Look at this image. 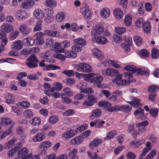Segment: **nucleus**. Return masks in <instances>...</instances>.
I'll return each instance as SVG.
<instances>
[{
    "instance_id": "c756f323",
    "label": "nucleus",
    "mask_w": 159,
    "mask_h": 159,
    "mask_svg": "<svg viewBox=\"0 0 159 159\" xmlns=\"http://www.w3.org/2000/svg\"><path fill=\"white\" fill-rule=\"evenodd\" d=\"M34 4L33 0H26L22 3V5L25 8H29L33 6Z\"/></svg>"
},
{
    "instance_id": "f704fd0d",
    "label": "nucleus",
    "mask_w": 159,
    "mask_h": 159,
    "mask_svg": "<svg viewBox=\"0 0 159 159\" xmlns=\"http://www.w3.org/2000/svg\"><path fill=\"white\" fill-rule=\"evenodd\" d=\"M132 109L131 107L129 105H123L120 107V110L125 113H128L131 111Z\"/></svg>"
},
{
    "instance_id": "9d476101",
    "label": "nucleus",
    "mask_w": 159,
    "mask_h": 159,
    "mask_svg": "<svg viewBox=\"0 0 159 159\" xmlns=\"http://www.w3.org/2000/svg\"><path fill=\"white\" fill-rule=\"evenodd\" d=\"M77 134L75 130H71L64 132L62 134V138L66 139H69L75 136Z\"/></svg>"
},
{
    "instance_id": "e433bc0d",
    "label": "nucleus",
    "mask_w": 159,
    "mask_h": 159,
    "mask_svg": "<svg viewBox=\"0 0 159 159\" xmlns=\"http://www.w3.org/2000/svg\"><path fill=\"white\" fill-rule=\"evenodd\" d=\"M24 42L25 45L27 46H32L35 43V39H33L31 38H28L24 40Z\"/></svg>"
},
{
    "instance_id": "393cba45",
    "label": "nucleus",
    "mask_w": 159,
    "mask_h": 159,
    "mask_svg": "<svg viewBox=\"0 0 159 159\" xmlns=\"http://www.w3.org/2000/svg\"><path fill=\"white\" fill-rule=\"evenodd\" d=\"M1 125H7L11 124L12 122L11 119L7 117L2 118L0 119Z\"/></svg>"
},
{
    "instance_id": "13d9d810",
    "label": "nucleus",
    "mask_w": 159,
    "mask_h": 159,
    "mask_svg": "<svg viewBox=\"0 0 159 159\" xmlns=\"http://www.w3.org/2000/svg\"><path fill=\"white\" fill-rule=\"evenodd\" d=\"M64 82L67 85H72L75 84V81L74 79L72 78H69L64 80Z\"/></svg>"
},
{
    "instance_id": "0e129e2a",
    "label": "nucleus",
    "mask_w": 159,
    "mask_h": 159,
    "mask_svg": "<svg viewBox=\"0 0 159 159\" xmlns=\"http://www.w3.org/2000/svg\"><path fill=\"white\" fill-rule=\"evenodd\" d=\"M45 2L46 5L50 7H54L56 5V2L52 0H47Z\"/></svg>"
},
{
    "instance_id": "774afa93",
    "label": "nucleus",
    "mask_w": 159,
    "mask_h": 159,
    "mask_svg": "<svg viewBox=\"0 0 159 159\" xmlns=\"http://www.w3.org/2000/svg\"><path fill=\"white\" fill-rule=\"evenodd\" d=\"M120 110V107L118 105H115L111 107L108 108L107 109V111L111 112L118 111Z\"/></svg>"
},
{
    "instance_id": "864d4df0",
    "label": "nucleus",
    "mask_w": 159,
    "mask_h": 159,
    "mask_svg": "<svg viewBox=\"0 0 159 159\" xmlns=\"http://www.w3.org/2000/svg\"><path fill=\"white\" fill-rule=\"evenodd\" d=\"M159 110L157 108H152L150 111L151 116L153 118H155L158 113Z\"/></svg>"
},
{
    "instance_id": "338daca9",
    "label": "nucleus",
    "mask_w": 159,
    "mask_h": 159,
    "mask_svg": "<svg viewBox=\"0 0 159 159\" xmlns=\"http://www.w3.org/2000/svg\"><path fill=\"white\" fill-rule=\"evenodd\" d=\"M126 157L127 159H135L136 155L132 152H128L126 154Z\"/></svg>"
},
{
    "instance_id": "603ef678",
    "label": "nucleus",
    "mask_w": 159,
    "mask_h": 159,
    "mask_svg": "<svg viewBox=\"0 0 159 159\" xmlns=\"http://www.w3.org/2000/svg\"><path fill=\"white\" fill-rule=\"evenodd\" d=\"M144 22V21L143 19L141 18L138 19L135 22L136 27L138 28L143 27Z\"/></svg>"
},
{
    "instance_id": "b1692460",
    "label": "nucleus",
    "mask_w": 159,
    "mask_h": 159,
    "mask_svg": "<svg viewBox=\"0 0 159 159\" xmlns=\"http://www.w3.org/2000/svg\"><path fill=\"white\" fill-rule=\"evenodd\" d=\"M23 43L21 40H19L15 42L12 45V48L13 49L20 50L23 47Z\"/></svg>"
},
{
    "instance_id": "aec40b11",
    "label": "nucleus",
    "mask_w": 159,
    "mask_h": 159,
    "mask_svg": "<svg viewBox=\"0 0 159 159\" xmlns=\"http://www.w3.org/2000/svg\"><path fill=\"white\" fill-rule=\"evenodd\" d=\"M102 140L99 139H95L91 141L89 144V147L91 148H93L94 147H98L102 143Z\"/></svg>"
},
{
    "instance_id": "37998d69",
    "label": "nucleus",
    "mask_w": 159,
    "mask_h": 159,
    "mask_svg": "<svg viewBox=\"0 0 159 159\" xmlns=\"http://www.w3.org/2000/svg\"><path fill=\"white\" fill-rule=\"evenodd\" d=\"M92 71V68L89 64L84 63L83 72L89 73L91 72Z\"/></svg>"
},
{
    "instance_id": "a19ab883",
    "label": "nucleus",
    "mask_w": 159,
    "mask_h": 159,
    "mask_svg": "<svg viewBox=\"0 0 159 159\" xmlns=\"http://www.w3.org/2000/svg\"><path fill=\"white\" fill-rule=\"evenodd\" d=\"M26 13L25 11H18L16 15V18L19 20H21L25 18Z\"/></svg>"
},
{
    "instance_id": "e2e57ef3",
    "label": "nucleus",
    "mask_w": 159,
    "mask_h": 159,
    "mask_svg": "<svg viewBox=\"0 0 159 159\" xmlns=\"http://www.w3.org/2000/svg\"><path fill=\"white\" fill-rule=\"evenodd\" d=\"M42 21L40 20H39L36 23V25L34 29V31H40L42 29Z\"/></svg>"
},
{
    "instance_id": "dca6fc26",
    "label": "nucleus",
    "mask_w": 159,
    "mask_h": 159,
    "mask_svg": "<svg viewBox=\"0 0 159 159\" xmlns=\"http://www.w3.org/2000/svg\"><path fill=\"white\" fill-rule=\"evenodd\" d=\"M34 16L37 19H40L44 16V11L39 9H37L34 11L33 13Z\"/></svg>"
},
{
    "instance_id": "7c9ffc66",
    "label": "nucleus",
    "mask_w": 159,
    "mask_h": 159,
    "mask_svg": "<svg viewBox=\"0 0 159 159\" xmlns=\"http://www.w3.org/2000/svg\"><path fill=\"white\" fill-rule=\"evenodd\" d=\"M14 96L11 93H9L6 97L5 102L8 104H13L15 102Z\"/></svg>"
},
{
    "instance_id": "ddd939ff",
    "label": "nucleus",
    "mask_w": 159,
    "mask_h": 159,
    "mask_svg": "<svg viewBox=\"0 0 159 159\" xmlns=\"http://www.w3.org/2000/svg\"><path fill=\"white\" fill-rule=\"evenodd\" d=\"M102 73L105 76H109L111 77L116 75L118 71L117 70L111 69L108 68L102 71Z\"/></svg>"
},
{
    "instance_id": "4c0bfd02",
    "label": "nucleus",
    "mask_w": 159,
    "mask_h": 159,
    "mask_svg": "<svg viewBox=\"0 0 159 159\" xmlns=\"http://www.w3.org/2000/svg\"><path fill=\"white\" fill-rule=\"evenodd\" d=\"M61 68L60 67L54 65H48L45 66L43 68L44 70H55L57 69H59Z\"/></svg>"
},
{
    "instance_id": "1a4fd4ad",
    "label": "nucleus",
    "mask_w": 159,
    "mask_h": 159,
    "mask_svg": "<svg viewBox=\"0 0 159 159\" xmlns=\"http://www.w3.org/2000/svg\"><path fill=\"white\" fill-rule=\"evenodd\" d=\"M46 137L45 134L43 132H39L36 134L32 138L34 142H39L43 140Z\"/></svg>"
},
{
    "instance_id": "412c9836",
    "label": "nucleus",
    "mask_w": 159,
    "mask_h": 159,
    "mask_svg": "<svg viewBox=\"0 0 159 159\" xmlns=\"http://www.w3.org/2000/svg\"><path fill=\"white\" fill-rule=\"evenodd\" d=\"M83 139L81 136H76L72 139L70 142V143L72 145H79L83 141Z\"/></svg>"
},
{
    "instance_id": "5701e85b",
    "label": "nucleus",
    "mask_w": 159,
    "mask_h": 159,
    "mask_svg": "<svg viewBox=\"0 0 159 159\" xmlns=\"http://www.w3.org/2000/svg\"><path fill=\"white\" fill-rule=\"evenodd\" d=\"M110 14V10L107 8H105L101 9L100 11V15L104 18L108 17Z\"/></svg>"
},
{
    "instance_id": "69168bd1",
    "label": "nucleus",
    "mask_w": 159,
    "mask_h": 159,
    "mask_svg": "<svg viewBox=\"0 0 159 159\" xmlns=\"http://www.w3.org/2000/svg\"><path fill=\"white\" fill-rule=\"evenodd\" d=\"M18 146L13 148L11 150L9 151L8 153V156L10 157H13L14 154L18 151Z\"/></svg>"
},
{
    "instance_id": "f8f14e48",
    "label": "nucleus",
    "mask_w": 159,
    "mask_h": 159,
    "mask_svg": "<svg viewBox=\"0 0 159 159\" xmlns=\"http://www.w3.org/2000/svg\"><path fill=\"white\" fill-rule=\"evenodd\" d=\"M81 12L85 18L88 20L90 19L91 12L89 10L88 6H85L84 7L82 8L81 9Z\"/></svg>"
},
{
    "instance_id": "49530a36",
    "label": "nucleus",
    "mask_w": 159,
    "mask_h": 159,
    "mask_svg": "<svg viewBox=\"0 0 159 159\" xmlns=\"http://www.w3.org/2000/svg\"><path fill=\"white\" fill-rule=\"evenodd\" d=\"M107 62L108 65L110 66H113L116 68H119L120 67V65L116 61L111 60H108Z\"/></svg>"
},
{
    "instance_id": "c03bdc74",
    "label": "nucleus",
    "mask_w": 159,
    "mask_h": 159,
    "mask_svg": "<svg viewBox=\"0 0 159 159\" xmlns=\"http://www.w3.org/2000/svg\"><path fill=\"white\" fill-rule=\"evenodd\" d=\"M65 16V14L64 12H61L56 15V19L57 21L61 22L64 20Z\"/></svg>"
},
{
    "instance_id": "9b49d317",
    "label": "nucleus",
    "mask_w": 159,
    "mask_h": 159,
    "mask_svg": "<svg viewBox=\"0 0 159 159\" xmlns=\"http://www.w3.org/2000/svg\"><path fill=\"white\" fill-rule=\"evenodd\" d=\"M36 38L35 39V43L39 45H41L44 42L43 39V33L42 32H39L35 34Z\"/></svg>"
},
{
    "instance_id": "58836bf2",
    "label": "nucleus",
    "mask_w": 159,
    "mask_h": 159,
    "mask_svg": "<svg viewBox=\"0 0 159 159\" xmlns=\"http://www.w3.org/2000/svg\"><path fill=\"white\" fill-rule=\"evenodd\" d=\"M19 32L17 30H15L11 32L9 35L8 38L11 40H13L19 35Z\"/></svg>"
},
{
    "instance_id": "c85d7f7f",
    "label": "nucleus",
    "mask_w": 159,
    "mask_h": 159,
    "mask_svg": "<svg viewBox=\"0 0 159 159\" xmlns=\"http://www.w3.org/2000/svg\"><path fill=\"white\" fill-rule=\"evenodd\" d=\"M54 50L57 52L64 53L61 43L59 42L56 43L54 45Z\"/></svg>"
},
{
    "instance_id": "2eb2a0df",
    "label": "nucleus",
    "mask_w": 159,
    "mask_h": 159,
    "mask_svg": "<svg viewBox=\"0 0 159 159\" xmlns=\"http://www.w3.org/2000/svg\"><path fill=\"white\" fill-rule=\"evenodd\" d=\"M44 32L45 34L52 37H57L60 35L59 32L56 31L47 30H45Z\"/></svg>"
},
{
    "instance_id": "20e7f679",
    "label": "nucleus",
    "mask_w": 159,
    "mask_h": 159,
    "mask_svg": "<svg viewBox=\"0 0 159 159\" xmlns=\"http://www.w3.org/2000/svg\"><path fill=\"white\" fill-rule=\"evenodd\" d=\"M124 41L127 43L128 45L125 43H122L121 45V47L124 49V52L126 53L130 52V46L132 44V38L129 36H125L124 38Z\"/></svg>"
},
{
    "instance_id": "473e14b6",
    "label": "nucleus",
    "mask_w": 159,
    "mask_h": 159,
    "mask_svg": "<svg viewBox=\"0 0 159 159\" xmlns=\"http://www.w3.org/2000/svg\"><path fill=\"white\" fill-rule=\"evenodd\" d=\"M152 57L154 59H157L159 57V50L156 48H152L151 51Z\"/></svg>"
},
{
    "instance_id": "4d7b16f0",
    "label": "nucleus",
    "mask_w": 159,
    "mask_h": 159,
    "mask_svg": "<svg viewBox=\"0 0 159 159\" xmlns=\"http://www.w3.org/2000/svg\"><path fill=\"white\" fill-rule=\"evenodd\" d=\"M124 22L127 26H130L132 22V18L129 15H126L124 19Z\"/></svg>"
},
{
    "instance_id": "4be33fe9",
    "label": "nucleus",
    "mask_w": 159,
    "mask_h": 159,
    "mask_svg": "<svg viewBox=\"0 0 159 159\" xmlns=\"http://www.w3.org/2000/svg\"><path fill=\"white\" fill-rule=\"evenodd\" d=\"M1 29L3 31L9 33L11 30H13V27L12 25L5 23L1 26Z\"/></svg>"
},
{
    "instance_id": "de8ad7c7",
    "label": "nucleus",
    "mask_w": 159,
    "mask_h": 159,
    "mask_svg": "<svg viewBox=\"0 0 159 159\" xmlns=\"http://www.w3.org/2000/svg\"><path fill=\"white\" fill-rule=\"evenodd\" d=\"M61 98L62 99V101L65 103L70 104L71 102V100L66 97L65 93H62L61 94Z\"/></svg>"
},
{
    "instance_id": "7ed1b4c3",
    "label": "nucleus",
    "mask_w": 159,
    "mask_h": 159,
    "mask_svg": "<svg viewBox=\"0 0 159 159\" xmlns=\"http://www.w3.org/2000/svg\"><path fill=\"white\" fill-rule=\"evenodd\" d=\"M73 42L75 45L72 47V49L78 52H80L82 50L83 46L86 45L87 44L86 40L81 38L74 39Z\"/></svg>"
},
{
    "instance_id": "39448f33",
    "label": "nucleus",
    "mask_w": 159,
    "mask_h": 159,
    "mask_svg": "<svg viewBox=\"0 0 159 159\" xmlns=\"http://www.w3.org/2000/svg\"><path fill=\"white\" fill-rule=\"evenodd\" d=\"M28 149L27 148H23L20 150L18 152V156L19 157H22L21 159H29L30 158Z\"/></svg>"
},
{
    "instance_id": "423d86ee",
    "label": "nucleus",
    "mask_w": 159,
    "mask_h": 159,
    "mask_svg": "<svg viewBox=\"0 0 159 159\" xmlns=\"http://www.w3.org/2000/svg\"><path fill=\"white\" fill-rule=\"evenodd\" d=\"M104 31L103 27L100 25H97L95 29L92 30L91 31V34L92 35L95 36L102 34Z\"/></svg>"
},
{
    "instance_id": "052dcab7",
    "label": "nucleus",
    "mask_w": 159,
    "mask_h": 159,
    "mask_svg": "<svg viewBox=\"0 0 159 159\" xmlns=\"http://www.w3.org/2000/svg\"><path fill=\"white\" fill-rule=\"evenodd\" d=\"M18 103L21 107L25 108L29 107L30 105V103L27 101H23L18 102Z\"/></svg>"
},
{
    "instance_id": "8fccbe9b",
    "label": "nucleus",
    "mask_w": 159,
    "mask_h": 159,
    "mask_svg": "<svg viewBox=\"0 0 159 159\" xmlns=\"http://www.w3.org/2000/svg\"><path fill=\"white\" fill-rule=\"evenodd\" d=\"M117 134V131L116 130L111 131L105 137V140L110 139H112Z\"/></svg>"
},
{
    "instance_id": "6e6d98bb",
    "label": "nucleus",
    "mask_w": 159,
    "mask_h": 159,
    "mask_svg": "<svg viewBox=\"0 0 159 159\" xmlns=\"http://www.w3.org/2000/svg\"><path fill=\"white\" fill-rule=\"evenodd\" d=\"M66 56L68 58H74L77 56L76 53L73 51H69L66 53Z\"/></svg>"
},
{
    "instance_id": "2f4dec72",
    "label": "nucleus",
    "mask_w": 159,
    "mask_h": 159,
    "mask_svg": "<svg viewBox=\"0 0 159 159\" xmlns=\"http://www.w3.org/2000/svg\"><path fill=\"white\" fill-rule=\"evenodd\" d=\"M23 115L24 117L29 119L31 118L34 116L33 112L29 109H28L24 111Z\"/></svg>"
},
{
    "instance_id": "bb28decb",
    "label": "nucleus",
    "mask_w": 159,
    "mask_h": 159,
    "mask_svg": "<svg viewBox=\"0 0 159 159\" xmlns=\"http://www.w3.org/2000/svg\"><path fill=\"white\" fill-rule=\"evenodd\" d=\"M30 122L31 125L39 126L41 124V119L38 117H34L32 119Z\"/></svg>"
},
{
    "instance_id": "09e8293b",
    "label": "nucleus",
    "mask_w": 159,
    "mask_h": 159,
    "mask_svg": "<svg viewBox=\"0 0 159 159\" xmlns=\"http://www.w3.org/2000/svg\"><path fill=\"white\" fill-rule=\"evenodd\" d=\"M58 120L57 116L55 115H52L50 116L49 119L48 121L50 123L53 124L57 123Z\"/></svg>"
},
{
    "instance_id": "5fc2aeb1",
    "label": "nucleus",
    "mask_w": 159,
    "mask_h": 159,
    "mask_svg": "<svg viewBox=\"0 0 159 159\" xmlns=\"http://www.w3.org/2000/svg\"><path fill=\"white\" fill-rule=\"evenodd\" d=\"M98 105L100 107H107L111 105V104L107 101L100 102L98 103Z\"/></svg>"
},
{
    "instance_id": "cd10ccee",
    "label": "nucleus",
    "mask_w": 159,
    "mask_h": 159,
    "mask_svg": "<svg viewBox=\"0 0 159 159\" xmlns=\"http://www.w3.org/2000/svg\"><path fill=\"white\" fill-rule=\"evenodd\" d=\"M92 52L93 55L98 58L101 59L103 57V53L98 48H94Z\"/></svg>"
},
{
    "instance_id": "f03ea898",
    "label": "nucleus",
    "mask_w": 159,
    "mask_h": 159,
    "mask_svg": "<svg viewBox=\"0 0 159 159\" xmlns=\"http://www.w3.org/2000/svg\"><path fill=\"white\" fill-rule=\"evenodd\" d=\"M125 70H128L134 72H137L139 74L142 75H146L150 73L149 70L147 68H136L133 65H127L124 67Z\"/></svg>"
},
{
    "instance_id": "a211bd4d",
    "label": "nucleus",
    "mask_w": 159,
    "mask_h": 159,
    "mask_svg": "<svg viewBox=\"0 0 159 159\" xmlns=\"http://www.w3.org/2000/svg\"><path fill=\"white\" fill-rule=\"evenodd\" d=\"M142 28L145 33L146 34L149 33L151 29L150 22L149 21H147L146 22H144Z\"/></svg>"
},
{
    "instance_id": "bf43d9fd",
    "label": "nucleus",
    "mask_w": 159,
    "mask_h": 159,
    "mask_svg": "<svg viewBox=\"0 0 159 159\" xmlns=\"http://www.w3.org/2000/svg\"><path fill=\"white\" fill-rule=\"evenodd\" d=\"M157 154V151L155 149H153L146 156L145 159H152Z\"/></svg>"
},
{
    "instance_id": "f3484780",
    "label": "nucleus",
    "mask_w": 159,
    "mask_h": 159,
    "mask_svg": "<svg viewBox=\"0 0 159 159\" xmlns=\"http://www.w3.org/2000/svg\"><path fill=\"white\" fill-rule=\"evenodd\" d=\"M114 15L118 19L122 18L124 15L122 11L119 8H115L113 11Z\"/></svg>"
},
{
    "instance_id": "3c124183",
    "label": "nucleus",
    "mask_w": 159,
    "mask_h": 159,
    "mask_svg": "<svg viewBox=\"0 0 159 159\" xmlns=\"http://www.w3.org/2000/svg\"><path fill=\"white\" fill-rule=\"evenodd\" d=\"M134 40L136 44L138 46L141 45L143 40L141 37L140 36H136L134 38Z\"/></svg>"
},
{
    "instance_id": "680f3d73",
    "label": "nucleus",
    "mask_w": 159,
    "mask_h": 159,
    "mask_svg": "<svg viewBox=\"0 0 159 159\" xmlns=\"http://www.w3.org/2000/svg\"><path fill=\"white\" fill-rule=\"evenodd\" d=\"M116 32L120 35H121L125 33L126 31V29L124 27H117L115 29Z\"/></svg>"
},
{
    "instance_id": "72a5a7b5",
    "label": "nucleus",
    "mask_w": 159,
    "mask_h": 159,
    "mask_svg": "<svg viewBox=\"0 0 159 159\" xmlns=\"http://www.w3.org/2000/svg\"><path fill=\"white\" fill-rule=\"evenodd\" d=\"M51 143L50 141H44L40 143L39 148L40 149H47L51 146Z\"/></svg>"
},
{
    "instance_id": "c9c22d12",
    "label": "nucleus",
    "mask_w": 159,
    "mask_h": 159,
    "mask_svg": "<svg viewBox=\"0 0 159 159\" xmlns=\"http://www.w3.org/2000/svg\"><path fill=\"white\" fill-rule=\"evenodd\" d=\"M128 103L134 107L136 108L138 107L140 105V100L137 98H135L132 101L129 102Z\"/></svg>"
},
{
    "instance_id": "6ab92c4d",
    "label": "nucleus",
    "mask_w": 159,
    "mask_h": 159,
    "mask_svg": "<svg viewBox=\"0 0 159 159\" xmlns=\"http://www.w3.org/2000/svg\"><path fill=\"white\" fill-rule=\"evenodd\" d=\"M19 29L21 34L23 35L28 34L30 32V29L27 28V26L25 25H23L20 26Z\"/></svg>"
},
{
    "instance_id": "6e6552de",
    "label": "nucleus",
    "mask_w": 159,
    "mask_h": 159,
    "mask_svg": "<svg viewBox=\"0 0 159 159\" xmlns=\"http://www.w3.org/2000/svg\"><path fill=\"white\" fill-rule=\"evenodd\" d=\"M148 122L147 120H144L137 124L136 126L138 128L139 133H142L146 130V127L148 125Z\"/></svg>"
},
{
    "instance_id": "f257e3e1",
    "label": "nucleus",
    "mask_w": 159,
    "mask_h": 159,
    "mask_svg": "<svg viewBox=\"0 0 159 159\" xmlns=\"http://www.w3.org/2000/svg\"><path fill=\"white\" fill-rule=\"evenodd\" d=\"M129 72H125L123 75H120L116 76V79L113 81L114 83L118 86H123L129 85L130 82L135 81L133 79V73H135L128 70Z\"/></svg>"
},
{
    "instance_id": "0eeeda50",
    "label": "nucleus",
    "mask_w": 159,
    "mask_h": 159,
    "mask_svg": "<svg viewBox=\"0 0 159 159\" xmlns=\"http://www.w3.org/2000/svg\"><path fill=\"white\" fill-rule=\"evenodd\" d=\"M103 78L102 76H97L96 77L92 78L91 80V82L93 83L95 86L98 88H102V85L101 84Z\"/></svg>"
},
{
    "instance_id": "4468645a",
    "label": "nucleus",
    "mask_w": 159,
    "mask_h": 159,
    "mask_svg": "<svg viewBox=\"0 0 159 159\" xmlns=\"http://www.w3.org/2000/svg\"><path fill=\"white\" fill-rule=\"evenodd\" d=\"M102 114L101 111L98 109L93 110L91 113V115L90 117V119L93 120L95 118L99 117Z\"/></svg>"
},
{
    "instance_id": "a18cd8bd",
    "label": "nucleus",
    "mask_w": 159,
    "mask_h": 159,
    "mask_svg": "<svg viewBox=\"0 0 159 159\" xmlns=\"http://www.w3.org/2000/svg\"><path fill=\"white\" fill-rule=\"evenodd\" d=\"M13 129V127L11 125L9 128L4 132L1 135V139H2L4 138L7 136L8 134H11L12 132Z\"/></svg>"
},
{
    "instance_id": "79ce46f5",
    "label": "nucleus",
    "mask_w": 159,
    "mask_h": 159,
    "mask_svg": "<svg viewBox=\"0 0 159 159\" xmlns=\"http://www.w3.org/2000/svg\"><path fill=\"white\" fill-rule=\"evenodd\" d=\"M148 91L150 93H155L159 90V87L156 85H152L149 87Z\"/></svg>"
},
{
    "instance_id": "ea45409f",
    "label": "nucleus",
    "mask_w": 159,
    "mask_h": 159,
    "mask_svg": "<svg viewBox=\"0 0 159 159\" xmlns=\"http://www.w3.org/2000/svg\"><path fill=\"white\" fill-rule=\"evenodd\" d=\"M108 41L107 39L103 36H98L97 39V42L99 44H104L106 43Z\"/></svg>"
},
{
    "instance_id": "a878e982",
    "label": "nucleus",
    "mask_w": 159,
    "mask_h": 159,
    "mask_svg": "<svg viewBox=\"0 0 159 159\" xmlns=\"http://www.w3.org/2000/svg\"><path fill=\"white\" fill-rule=\"evenodd\" d=\"M138 54L139 57L142 58H146L149 56V53L148 51L144 49L139 50Z\"/></svg>"
}]
</instances>
